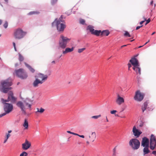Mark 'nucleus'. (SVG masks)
<instances>
[{
  "mask_svg": "<svg viewBox=\"0 0 156 156\" xmlns=\"http://www.w3.org/2000/svg\"><path fill=\"white\" fill-rule=\"evenodd\" d=\"M13 45L14 46V49L16 51V44L15 42H13Z\"/></svg>",
  "mask_w": 156,
  "mask_h": 156,
  "instance_id": "nucleus-44",
  "label": "nucleus"
},
{
  "mask_svg": "<svg viewBox=\"0 0 156 156\" xmlns=\"http://www.w3.org/2000/svg\"><path fill=\"white\" fill-rule=\"evenodd\" d=\"M62 56V55H61L59 57V58H60Z\"/></svg>",
  "mask_w": 156,
  "mask_h": 156,
  "instance_id": "nucleus-64",
  "label": "nucleus"
},
{
  "mask_svg": "<svg viewBox=\"0 0 156 156\" xmlns=\"http://www.w3.org/2000/svg\"><path fill=\"white\" fill-rule=\"evenodd\" d=\"M1 84L0 90L4 93H6L12 89V87H10L12 84V80L9 78L6 80H2L1 82Z\"/></svg>",
  "mask_w": 156,
  "mask_h": 156,
  "instance_id": "nucleus-1",
  "label": "nucleus"
},
{
  "mask_svg": "<svg viewBox=\"0 0 156 156\" xmlns=\"http://www.w3.org/2000/svg\"><path fill=\"white\" fill-rule=\"evenodd\" d=\"M144 96V94L141 93L140 91L138 90L136 92L134 99L137 101H140L143 100Z\"/></svg>",
  "mask_w": 156,
  "mask_h": 156,
  "instance_id": "nucleus-10",
  "label": "nucleus"
},
{
  "mask_svg": "<svg viewBox=\"0 0 156 156\" xmlns=\"http://www.w3.org/2000/svg\"><path fill=\"white\" fill-rule=\"evenodd\" d=\"M39 13V12H38L32 11L31 12L29 13V14L30 15L34 14H38Z\"/></svg>",
  "mask_w": 156,
  "mask_h": 156,
  "instance_id": "nucleus-38",
  "label": "nucleus"
},
{
  "mask_svg": "<svg viewBox=\"0 0 156 156\" xmlns=\"http://www.w3.org/2000/svg\"><path fill=\"white\" fill-rule=\"evenodd\" d=\"M1 101L4 105V110L5 112L3 114L0 115V118L5 116L7 114H8L11 112L13 108V106L12 104L6 103L8 102L6 100H4L3 98H2Z\"/></svg>",
  "mask_w": 156,
  "mask_h": 156,
  "instance_id": "nucleus-3",
  "label": "nucleus"
},
{
  "mask_svg": "<svg viewBox=\"0 0 156 156\" xmlns=\"http://www.w3.org/2000/svg\"><path fill=\"white\" fill-rule=\"evenodd\" d=\"M18 65V63H16L15 64V66H17Z\"/></svg>",
  "mask_w": 156,
  "mask_h": 156,
  "instance_id": "nucleus-61",
  "label": "nucleus"
},
{
  "mask_svg": "<svg viewBox=\"0 0 156 156\" xmlns=\"http://www.w3.org/2000/svg\"><path fill=\"white\" fill-rule=\"evenodd\" d=\"M155 33V32H153V33L151 35H153V34H154Z\"/></svg>",
  "mask_w": 156,
  "mask_h": 156,
  "instance_id": "nucleus-60",
  "label": "nucleus"
},
{
  "mask_svg": "<svg viewBox=\"0 0 156 156\" xmlns=\"http://www.w3.org/2000/svg\"><path fill=\"white\" fill-rule=\"evenodd\" d=\"M152 154L155 155H156V151H153L152 152Z\"/></svg>",
  "mask_w": 156,
  "mask_h": 156,
  "instance_id": "nucleus-48",
  "label": "nucleus"
},
{
  "mask_svg": "<svg viewBox=\"0 0 156 156\" xmlns=\"http://www.w3.org/2000/svg\"><path fill=\"white\" fill-rule=\"evenodd\" d=\"M127 46V45H124L122 46H121V48H123V47H125V46Z\"/></svg>",
  "mask_w": 156,
  "mask_h": 156,
  "instance_id": "nucleus-55",
  "label": "nucleus"
},
{
  "mask_svg": "<svg viewBox=\"0 0 156 156\" xmlns=\"http://www.w3.org/2000/svg\"><path fill=\"white\" fill-rule=\"evenodd\" d=\"M72 134H73V135H76V136H79V135L78 134L75 133H73V132Z\"/></svg>",
  "mask_w": 156,
  "mask_h": 156,
  "instance_id": "nucleus-51",
  "label": "nucleus"
},
{
  "mask_svg": "<svg viewBox=\"0 0 156 156\" xmlns=\"http://www.w3.org/2000/svg\"><path fill=\"white\" fill-rule=\"evenodd\" d=\"M156 147V141H153L152 142V144L151 143V141H150V147L151 149L153 150Z\"/></svg>",
  "mask_w": 156,
  "mask_h": 156,
  "instance_id": "nucleus-23",
  "label": "nucleus"
},
{
  "mask_svg": "<svg viewBox=\"0 0 156 156\" xmlns=\"http://www.w3.org/2000/svg\"><path fill=\"white\" fill-rule=\"evenodd\" d=\"M144 18L145 21H146V23L145 24V25H146L150 22L151 20L150 18H149L147 20L144 17Z\"/></svg>",
  "mask_w": 156,
  "mask_h": 156,
  "instance_id": "nucleus-40",
  "label": "nucleus"
},
{
  "mask_svg": "<svg viewBox=\"0 0 156 156\" xmlns=\"http://www.w3.org/2000/svg\"><path fill=\"white\" fill-rule=\"evenodd\" d=\"M10 136V134L9 133L6 134V137H5L4 141V143H5L8 139L9 138V137Z\"/></svg>",
  "mask_w": 156,
  "mask_h": 156,
  "instance_id": "nucleus-33",
  "label": "nucleus"
},
{
  "mask_svg": "<svg viewBox=\"0 0 156 156\" xmlns=\"http://www.w3.org/2000/svg\"><path fill=\"white\" fill-rule=\"evenodd\" d=\"M57 1V0L55 1V0H52L51 1V3L52 4H54L55 3H56Z\"/></svg>",
  "mask_w": 156,
  "mask_h": 156,
  "instance_id": "nucleus-45",
  "label": "nucleus"
},
{
  "mask_svg": "<svg viewBox=\"0 0 156 156\" xmlns=\"http://www.w3.org/2000/svg\"><path fill=\"white\" fill-rule=\"evenodd\" d=\"M35 79L33 83V86L34 87H38L40 85H41L44 82L40 81V80H38L35 78Z\"/></svg>",
  "mask_w": 156,
  "mask_h": 156,
  "instance_id": "nucleus-16",
  "label": "nucleus"
},
{
  "mask_svg": "<svg viewBox=\"0 0 156 156\" xmlns=\"http://www.w3.org/2000/svg\"><path fill=\"white\" fill-rule=\"evenodd\" d=\"M24 58L20 54H19V60L20 62L23 61Z\"/></svg>",
  "mask_w": 156,
  "mask_h": 156,
  "instance_id": "nucleus-31",
  "label": "nucleus"
},
{
  "mask_svg": "<svg viewBox=\"0 0 156 156\" xmlns=\"http://www.w3.org/2000/svg\"><path fill=\"white\" fill-rule=\"evenodd\" d=\"M101 115H95L91 117V118L92 119H98L99 118L101 117Z\"/></svg>",
  "mask_w": 156,
  "mask_h": 156,
  "instance_id": "nucleus-35",
  "label": "nucleus"
},
{
  "mask_svg": "<svg viewBox=\"0 0 156 156\" xmlns=\"http://www.w3.org/2000/svg\"><path fill=\"white\" fill-rule=\"evenodd\" d=\"M128 65V70H129L130 68L131 67V65L129 63Z\"/></svg>",
  "mask_w": 156,
  "mask_h": 156,
  "instance_id": "nucleus-47",
  "label": "nucleus"
},
{
  "mask_svg": "<svg viewBox=\"0 0 156 156\" xmlns=\"http://www.w3.org/2000/svg\"><path fill=\"white\" fill-rule=\"evenodd\" d=\"M139 64H138L137 65H136L133 66V69L134 70L136 71V74H141L140 72V69L139 67Z\"/></svg>",
  "mask_w": 156,
  "mask_h": 156,
  "instance_id": "nucleus-18",
  "label": "nucleus"
},
{
  "mask_svg": "<svg viewBox=\"0 0 156 156\" xmlns=\"http://www.w3.org/2000/svg\"><path fill=\"white\" fill-rule=\"evenodd\" d=\"M115 116L119 117V116L117 114H115Z\"/></svg>",
  "mask_w": 156,
  "mask_h": 156,
  "instance_id": "nucleus-58",
  "label": "nucleus"
},
{
  "mask_svg": "<svg viewBox=\"0 0 156 156\" xmlns=\"http://www.w3.org/2000/svg\"><path fill=\"white\" fill-rule=\"evenodd\" d=\"M153 1H151V3H150V5H151L152 6L151 8V12H152V10L154 9L155 8V4H154V5H153Z\"/></svg>",
  "mask_w": 156,
  "mask_h": 156,
  "instance_id": "nucleus-32",
  "label": "nucleus"
},
{
  "mask_svg": "<svg viewBox=\"0 0 156 156\" xmlns=\"http://www.w3.org/2000/svg\"><path fill=\"white\" fill-rule=\"evenodd\" d=\"M8 132V133L9 134V133H11L12 132V130H9Z\"/></svg>",
  "mask_w": 156,
  "mask_h": 156,
  "instance_id": "nucleus-56",
  "label": "nucleus"
},
{
  "mask_svg": "<svg viewBox=\"0 0 156 156\" xmlns=\"http://www.w3.org/2000/svg\"><path fill=\"white\" fill-rule=\"evenodd\" d=\"M116 154V147H115L113 149V154Z\"/></svg>",
  "mask_w": 156,
  "mask_h": 156,
  "instance_id": "nucleus-43",
  "label": "nucleus"
},
{
  "mask_svg": "<svg viewBox=\"0 0 156 156\" xmlns=\"http://www.w3.org/2000/svg\"><path fill=\"white\" fill-rule=\"evenodd\" d=\"M2 21L0 20V25L2 24Z\"/></svg>",
  "mask_w": 156,
  "mask_h": 156,
  "instance_id": "nucleus-62",
  "label": "nucleus"
},
{
  "mask_svg": "<svg viewBox=\"0 0 156 156\" xmlns=\"http://www.w3.org/2000/svg\"><path fill=\"white\" fill-rule=\"evenodd\" d=\"M16 98L13 96V94L12 91H9L8 93V97L7 101H10L12 103H14L15 102Z\"/></svg>",
  "mask_w": 156,
  "mask_h": 156,
  "instance_id": "nucleus-13",
  "label": "nucleus"
},
{
  "mask_svg": "<svg viewBox=\"0 0 156 156\" xmlns=\"http://www.w3.org/2000/svg\"><path fill=\"white\" fill-rule=\"evenodd\" d=\"M101 30H94V32L92 33V34L95 35L96 36H99L101 35Z\"/></svg>",
  "mask_w": 156,
  "mask_h": 156,
  "instance_id": "nucleus-22",
  "label": "nucleus"
},
{
  "mask_svg": "<svg viewBox=\"0 0 156 156\" xmlns=\"http://www.w3.org/2000/svg\"><path fill=\"white\" fill-rule=\"evenodd\" d=\"M52 24L53 26H54L55 24H56L57 29L59 31H63L66 27L65 25L62 23H61L59 20L57 21L55 20L52 23Z\"/></svg>",
  "mask_w": 156,
  "mask_h": 156,
  "instance_id": "nucleus-8",
  "label": "nucleus"
},
{
  "mask_svg": "<svg viewBox=\"0 0 156 156\" xmlns=\"http://www.w3.org/2000/svg\"><path fill=\"white\" fill-rule=\"evenodd\" d=\"M15 73L18 77L22 79H25L28 77L27 73L23 69H20L18 70H16Z\"/></svg>",
  "mask_w": 156,
  "mask_h": 156,
  "instance_id": "nucleus-6",
  "label": "nucleus"
},
{
  "mask_svg": "<svg viewBox=\"0 0 156 156\" xmlns=\"http://www.w3.org/2000/svg\"><path fill=\"white\" fill-rule=\"evenodd\" d=\"M117 112V111L116 110H112V111H110V113L111 114H115V113Z\"/></svg>",
  "mask_w": 156,
  "mask_h": 156,
  "instance_id": "nucleus-41",
  "label": "nucleus"
},
{
  "mask_svg": "<svg viewBox=\"0 0 156 156\" xmlns=\"http://www.w3.org/2000/svg\"><path fill=\"white\" fill-rule=\"evenodd\" d=\"M67 132L68 133H69L71 134H72L73 133V132H71L70 131H67Z\"/></svg>",
  "mask_w": 156,
  "mask_h": 156,
  "instance_id": "nucleus-53",
  "label": "nucleus"
},
{
  "mask_svg": "<svg viewBox=\"0 0 156 156\" xmlns=\"http://www.w3.org/2000/svg\"><path fill=\"white\" fill-rule=\"evenodd\" d=\"M149 140L146 137H144L141 142V145L143 147L149 146Z\"/></svg>",
  "mask_w": 156,
  "mask_h": 156,
  "instance_id": "nucleus-15",
  "label": "nucleus"
},
{
  "mask_svg": "<svg viewBox=\"0 0 156 156\" xmlns=\"http://www.w3.org/2000/svg\"><path fill=\"white\" fill-rule=\"evenodd\" d=\"M16 105L21 109L22 113L24 115H26L27 114L26 111L27 109H28L29 111L31 110V105L26 101L23 102L19 101L16 103Z\"/></svg>",
  "mask_w": 156,
  "mask_h": 156,
  "instance_id": "nucleus-2",
  "label": "nucleus"
},
{
  "mask_svg": "<svg viewBox=\"0 0 156 156\" xmlns=\"http://www.w3.org/2000/svg\"><path fill=\"white\" fill-rule=\"evenodd\" d=\"M109 33L110 32L108 30H103L101 31V35L108 36Z\"/></svg>",
  "mask_w": 156,
  "mask_h": 156,
  "instance_id": "nucleus-21",
  "label": "nucleus"
},
{
  "mask_svg": "<svg viewBox=\"0 0 156 156\" xmlns=\"http://www.w3.org/2000/svg\"><path fill=\"white\" fill-rule=\"evenodd\" d=\"M96 137V133L95 132H92L88 136L86 137L87 141L86 143L87 144H89L90 142H93L94 141Z\"/></svg>",
  "mask_w": 156,
  "mask_h": 156,
  "instance_id": "nucleus-11",
  "label": "nucleus"
},
{
  "mask_svg": "<svg viewBox=\"0 0 156 156\" xmlns=\"http://www.w3.org/2000/svg\"><path fill=\"white\" fill-rule=\"evenodd\" d=\"M74 50V47H73L71 48H66L65 51H63V54H65L67 53L72 51Z\"/></svg>",
  "mask_w": 156,
  "mask_h": 156,
  "instance_id": "nucleus-20",
  "label": "nucleus"
},
{
  "mask_svg": "<svg viewBox=\"0 0 156 156\" xmlns=\"http://www.w3.org/2000/svg\"><path fill=\"white\" fill-rule=\"evenodd\" d=\"M147 104L148 102H146L144 103V104L143 105L142 108V110L143 112H144V111L146 109L147 105Z\"/></svg>",
  "mask_w": 156,
  "mask_h": 156,
  "instance_id": "nucleus-27",
  "label": "nucleus"
},
{
  "mask_svg": "<svg viewBox=\"0 0 156 156\" xmlns=\"http://www.w3.org/2000/svg\"><path fill=\"white\" fill-rule=\"evenodd\" d=\"M4 1L6 2H8V0H4Z\"/></svg>",
  "mask_w": 156,
  "mask_h": 156,
  "instance_id": "nucleus-63",
  "label": "nucleus"
},
{
  "mask_svg": "<svg viewBox=\"0 0 156 156\" xmlns=\"http://www.w3.org/2000/svg\"><path fill=\"white\" fill-rule=\"evenodd\" d=\"M150 141H151V143L152 144V142L153 141H156V137L153 134H151V136L150 139Z\"/></svg>",
  "mask_w": 156,
  "mask_h": 156,
  "instance_id": "nucleus-28",
  "label": "nucleus"
},
{
  "mask_svg": "<svg viewBox=\"0 0 156 156\" xmlns=\"http://www.w3.org/2000/svg\"><path fill=\"white\" fill-rule=\"evenodd\" d=\"M115 102L117 104L120 105L124 102V100L123 98L121 97L119 94H118Z\"/></svg>",
  "mask_w": 156,
  "mask_h": 156,
  "instance_id": "nucleus-14",
  "label": "nucleus"
},
{
  "mask_svg": "<svg viewBox=\"0 0 156 156\" xmlns=\"http://www.w3.org/2000/svg\"><path fill=\"white\" fill-rule=\"evenodd\" d=\"M105 118H106V122H109V120H108V118H107V116H106L105 117Z\"/></svg>",
  "mask_w": 156,
  "mask_h": 156,
  "instance_id": "nucleus-52",
  "label": "nucleus"
},
{
  "mask_svg": "<svg viewBox=\"0 0 156 156\" xmlns=\"http://www.w3.org/2000/svg\"><path fill=\"white\" fill-rule=\"evenodd\" d=\"M143 25H141L140 26H137L136 27V30H137L139 29L141 27H143Z\"/></svg>",
  "mask_w": 156,
  "mask_h": 156,
  "instance_id": "nucleus-46",
  "label": "nucleus"
},
{
  "mask_svg": "<svg viewBox=\"0 0 156 156\" xmlns=\"http://www.w3.org/2000/svg\"><path fill=\"white\" fill-rule=\"evenodd\" d=\"M28 154L27 152L24 151L20 154V156H27Z\"/></svg>",
  "mask_w": 156,
  "mask_h": 156,
  "instance_id": "nucleus-34",
  "label": "nucleus"
},
{
  "mask_svg": "<svg viewBox=\"0 0 156 156\" xmlns=\"http://www.w3.org/2000/svg\"><path fill=\"white\" fill-rule=\"evenodd\" d=\"M8 26V23L7 22H5L4 24V27L5 28H6Z\"/></svg>",
  "mask_w": 156,
  "mask_h": 156,
  "instance_id": "nucleus-42",
  "label": "nucleus"
},
{
  "mask_svg": "<svg viewBox=\"0 0 156 156\" xmlns=\"http://www.w3.org/2000/svg\"><path fill=\"white\" fill-rule=\"evenodd\" d=\"M78 136L82 138H84V135H79V136Z\"/></svg>",
  "mask_w": 156,
  "mask_h": 156,
  "instance_id": "nucleus-50",
  "label": "nucleus"
},
{
  "mask_svg": "<svg viewBox=\"0 0 156 156\" xmlns=\"http://www.w3.org/2000/svg\"><path fill=\"white\" fill-rule=\"evenodd\" d=\"M112 156H117L116 154H113Z\"/></svg>",
  "mask_w": 156,
  "mask_h": 156,
  "instance_id": "nucleus-59",
  "label": "nucleus"
},
{
  "mask_svg": "<svg viewBox=\"0 0 156 156\" xmlns=\"http://www.w3.org/2000/svg\"><path fill=\"white\" fill-rule=\"evenodd\" d=\"M51 63L53 64H55V62L54 61H53L51 62Z\"/></svg>",
  "mask_w": 156,
  "mask_h": 156,
  "instance_id": "nucleus-54",
  "label": "nucleus"
},
{
  "mask_svg": "<svg viewBox=\"0 0 156 156\" xmlns=\"http://www.w3.org/2000/svg\"><path fill=\"white\" fill-rule=\"evenodd\" d=\"M144 147H145L143 149L144 155L147 154L150 152V151L148 149L149 146H146Z\"/></svg>",
  "mask_w": 156,
  "mask_h": 156,
  "instance_id": "nucleus-24",
  "label": "nucleus"
},
{
  "mask_svg": "<svg viewBox=\"0 0 156 156\" xmlns=\"http://www.w3.org/2000/svg\"><path fill=\"white\" fill-rule=\"evenodd\" d=\"M80 23L81 24L84 25L85 24V21L83 19H80Z\"/></svg>",
  "mask_w": 156,
  "mask_h": 156,
  "instance_id": "nucleus-37",
  "label": "nucleus"
},
{
  "mask_svg": "<svg viewBox=\"0 0 156 156\" xmlns=\"http://www.w3.org/2000/svg\"><path fill=\"white\" fill-rule=\"evenodd\" d=\"M24 64L27 67L29 70L32 73H34L35 71V70L32 68L26 62H24Z\"/></svg>",
  "mask_w": 156,
  "mask_h": 156,
  "instance_id": "nucleus-25",
  "label": "nucleus"
},
{
  "mask_svg": "<svg viewBox=\"0 0 156 156\" xmlns=\"http://www.w3.org/2000/svg\"><path fill=\"white\" fill-rule=\"evenodd\" d=\"M85 49H86V48H82L79 49L78 50V52L79 53H80L82 52L83 51H84Z\"/></svg>",
  "mask_w": 156,
  "mask_h": 156,
  "instance_id": "nucleus-36",
  "label": "nucleus"
},
{
  "mask_svg": "<svg viewBox=\"0 0 156 156\" xmlns=\"http://www.w3.org/2000/svg\"><path fill=\"white\" fill-rule=\"evenodd\" d=\"M31 146L30 142L26 140L25 142L22 144V148L24 150H27L30 148Z\"/></svg>",
  "mask_w": 156,
  "mask_h": 156,
  "instance_id": "nucleus-12",
  "label": "nucleus"
},
{
  "mask_svg": "<svg viewBox=\"0 0 156 156\" xmlns=\"http://www.w3.org/2000/svg\"><path fill=\"white\" fill-rule=\"evenodd\" d=\"M26 34L22 29L18 28L14 30L13 35L15 39L19 40L23 38Z\"/></svg>",
  "mask_w": 156,
  "mask_h": 156,
  "instance_id": "nucleus-4",
  "label": "nucleus"
},
{
  "mask_svg": "<svg viewBox=\"0 0 156 156\" xmlns=\"http://www.w3.org/2000/svg\"><path fill=\"white\" fill-rule=\"evenodd\" d=\"M133 132L134 135L137 137H138L141 134L142 132L141 131L137 129L135 126L133 127Z\"/></svg>",
  "mask_w": 156,
  "mask_h": 156,
  "instance_id": "nucleus-17",
  "label": "nucleus"
},
{
  "mask_svg": "<svg viewBox=\"0 0 156 156\" xmlns=\"http://www.w3.org/2000/svg\"><path fill=\"white\" fill-rule=\"evenodd\" d=\"M144 22H145V20L141 21L140 22V25H142Z\"/></svg>",
  "mask_w": 156,
  "mask_h": 156,
  "instance_id": "nucleus-49",
  "label": "nucleus"
},
{
  "mask_svg": "<svg viewBox=\"0 0 156 156\" xmlns=\"http://www.w3.org/2000/svg\"><path fill=\"white\" fill-rule=\"evenodd\" d=\"M35 78L40 80V81L44 82L48 78L47 75H44V74L39 73L36 74L34 76Z\"/></svg>",
  "mask_w": 156,
  "mask_h": 156,
  "instance_id": "nucleus-9",
  "label": "nucleus"
},
{
  "mask_svg": "<svg viewBox=\"0 0 156 156\" xmlns=\"http://www.w3.org/2000/svg\"><path fill=\"white\" fill-rule=\"evenodd\" d=\"M149 41H150V40H149L147 42H146L145 44H144V45H146V44H147L148 42H149Z\"/></svg>",
  "mask_w": 156,
  "mask_h": 156,
  "instance_id": "nucleus-57",
  "label": "nucleus"
},
{
  "mask_svg": "<svg viewBox=\"0 0 156 156\" xmlns=\"http://www.w3.org/2000/svg\"><path fill=\"white\" fill-rule=\"evenodd\" d=\"M37 111L36 112V113L38 112L40 113H42L44 112V111L45 110L44 108H41L40 109L37 108Z\"/></svg>",
  "mask_w": 156,
  "mask_h": 156,
  "instance_id": "nucleus-29",
  "label": "nucleus"
},
{
  "mask_svg": "<svg viewBox=\"0 0 156 156\" xmlns=\"http://www.w3.org/2000/svg\"><path fill=\"white\" fill-rule=\"evenodd\" d=\"M124 35L125 36L127 37H130L131 36L129 34V32L127 31H126L125 33L124 34Z\"/></svg>",
  "mask_w": 156,
  "mask_h": 156,
  "instance_id": "nucleus-39",
  "label": "nucleus"
},
{
  "mask_svg": "<svg viewBox=\"0 0 156 156\" xmlns=\"http://www.w3.org/2000/svg\"><path fill=\"white\" fill-rule=\"evenodd\" d=\"M129 144L133 149L135 150L139 148L140 143L137 139H132L129 140Z\"/></svg>",
  "mask_w": 156,
  "mask_h": 156,
  "instance_id": "nucleus-7",
  "label": "nucleus"
},
{
  "mask_svg": "<svg viewBox=\"0 0 156 156\" xmlns=\"http://www.w3.org/2000/svg\"><path fill=\"white\" fill-rule=\"evenodd\" d=\"M87 29L89 30L91 32V34L93 32L94 30L93 28V27L90 25H89L88 26Z\"/></svg>",
  "mask_w": 156,
  "mask_h": 156,
  "instance_id": "nucleus-30",
  "label": "nucleus"
},
{
  "mask_svg": "<svg viewBox=\"0 0 156 156\" xmlns=\"http://www.w3.org/2000/svg\"><path fill=\"white\" fill-rule=\"evenodd\" d=\"M23 126L24 127L25 129H28V122L26 119H24V122L23 124Z\"/></svg>",
  "mask_w": 156,
  "mask_h": 156,
  "instance_id": "nucleus-26",
  "label": "nucleus"
},
{
  "mask_svg": "<svg viewBox=\"0 0 156 156\" xmlns=\"http://www.w3.org/2000/svg\"><path fill=\"white\" fill-rule=\"evenodd\" d=\"M129 62L133 66L139 64L138 60L135 58H132Z\"/></svg>",
  "mask_w": 156,
  "mask_h": 156,
  "instance_id": "nucleus-19",
  "label": "nucleus"
},
{
  "mask_svg": "<svg viewBox=\"0 0 156 156\" xmlns=\"http://www.w3.org/2000/svg\"><path fill=\"white\" fill-rule=\"evenodd\" d=\"M70 40V39L61 35L59 40V46L62 48H65L67 44Z\"/></svg>",
  "mask_w": 156,
  "mask_h": 156,
  "instance_id": "nucleus-5",
  "label": "nucleus"
}]
</instances>
